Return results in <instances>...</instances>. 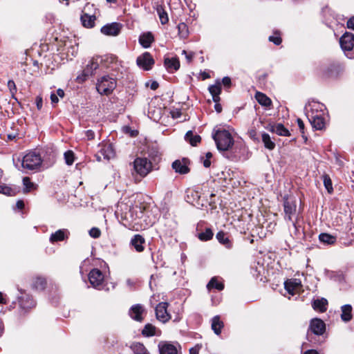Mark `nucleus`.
I'll return each instance as SVG.
<instances>
[{
	"label": "nucleus",
	"mask_w": 354,
	"mask_h": 354,
	"mask_svg": "<svg viewBox=\"0 0 354 354\" xmlns=\"http://www.w3.org/2000/svg\"><path fill=\"white\" fill-rule=\"evenodd\" d=\"M283 210L285 219L292 221V216H294L297 212L296 201L292 197H285L283 201Z\"/></svg>",
	"instance_id": "0eeeda50"
},
{
	"label": "nucleus",
	"mask_w": 354,
	"mask_h": 354,
	"mask_svg": "<svg viewBox=\"0 0 354 354\" xmlns=\"http://www.w3.org/2000/svg\"><path fill=\"white\" fill-rule=\"evenodd\" d=\"M66 232V230H59L53 233L50 237V242L54 243L64 240L67 237Z\"/></svg>",
	"instance_id": "c85d7f7f"
},
{
	"label": "nucleus",
	"mask_w": 354,
	"mask_h": 354,
	"mask_svg": "<svg viewBox=\"0 0 354 354\" xmlns=\"http://www.w3.org/2000/svg\"><path fill=\"white\" fill-rule=\"evenodd\" d=\"M86 136L88 140H92L94 138L95 133L92 130H87L86 131Z\"/></svg>",
	"instance_id": "4d7b16f0"
},
{
	"label": "nucleus",
	"mask_w": 354,
	"mask_h": 354,
	"mask_svg": "<svg viewBox=\"0 0 354 354\" xmlns=\"http://www.w3.org/2000/svg\"><path fill=\"white\" fill-rule=\"evenodd\" d=\"M319 241L327 244H333L336 238L329 234L322 233L319 236Z\"/></svg>",
	"instance_id": "c9c22d12"
},
{
	"label": "nucleus",
	"mask_w": 354,
	"mask_h": 354,
	"mask_svg": "<svg viewBox=\"0 0 354 354\" xmlns=\"http://www.w3.org/2000/svg\"><path fill=\"white\" fill-rule=\"evenodd\" d=\"M268 39L275 45H279L281 43V38L277 32L275 33V35L270 36Z\"/></svg>",
	"instance_id": "a18cd8bd"
},
{
	"label": "nucleus",
	"mask_w": 354,
	"mask_h": 354,
	"mask_svg": "<svg viewBox=\"0 0 354 354\" xmlns=\"http://www.w3.org/2000/svg\"><path fill=\"white\" fill-rule=\"evenodd\" d=\"M211 162L209 159H205L203 160V165L205 167L207 168L210 166Z\"/></svg>",
	"instance_id": "338daca9"
},
{
	"label": "nucleus",
	"mask_w": 354,
	"mask_h": 354,
	"mask_svg": "<svg viewBox=\"0 0 354 354\" xmlns=\"http://www.w3.org/2000/svg\"><path fill=\"white\" fill-rule=\"evenodd\" d=\"M100 234V230L97 227H93L89 230V234L93 238H98Z\"/></svg>",
	"instance_id": "49530a36"
},
{
	"label": "nucleus",
	"mask_w": 354,
	"mask_h": 354,
	"mask_svg": "<svg viewBox=\"0 0 354 354\" xmlns=\"http://www.w3.org/2000/svg\"><path fill=\"white\" fill-rule=\"evenodd\" d=\"M88 280L93 287L100 289L104 281V274L99 269L94 268L88 274Z\"/></svg>",
	"instance_id": "6e6552de"
},
{
	"label": "nucleus",
	"mask_w": 354,
	"mask_h": 354,
	"mask_svg": "<svg viewBox=\"0 0 354 354\" xmlns=\"http://www.w3.org/2000/svg\"><path fill=\"white\" fill-rule=\"evenodd\" d=\"M297 124H298V126L299 127V129L303 131L304 129V122L302 121L301 119L300 118H298L297 120Z\"/></svg>",
	"instance_id": "13d9d810"
},
{
	"label": "nucleus",
	"mask_w": 354,
	"mask_h": 354,
	"mask_svg": "<svg viewBox=\"0 0 354 354\" xmlns=\"http://www.w3.org/2000/svg\"><path fill=\"white\" fill-rule=\"evenodd\" d=\"M322 178L323 180L324 185L325 188L326 189L327 192L329 194L333 193V187L332 184V180L330 178V176L328 174H324L322 176Z\"/></svg>",
	"instance_id": "f704fd0d"
},
{
	"label": "nucleus",
	"mask_w": 354,
	"mask_h": 354,
	"mask_svg": "<svg viewBox=\"0 0 354 354\" xmlns=\"http://www.w3.org/2000/svg\"><path fill=\"white\" fill-rule=\"evenodd\" d=\"M145 309L141 304H136L131 306L129 310L130 317L136 321L142 322L143 320L142 313Z\"/></svg>",
	"instance_id": "2eb2a0df"
},
{
	"label": "nucleus",
	"mask_w": 354,
	"mask_h": 354,
	"mask_svg": "<svg viewBox=\"0 0 354 354\" xmlns=\"http://www.w3.org/2000/svg\"><path fill=\"white\" fill-rule=\"evenodd\" d=\"M133 167L141 177L146 176L151 170V163L146 158H137L133 162Z\"/></svg>",
	"instance_id": "423d86ee"
},
{
	"label": "nucleus",
	"mask_w": 354,
	"mask_h": 354,
	"mask_svg": "<svg viewBox=\"0 0 354 354\" xmlns=\"http://www.w3.org/2000/svg\"><path fill=\"white\" fill-rule=\"evenodd\" d=\"M213 138L219 151H228L234 145V139L231 133L225 129L217 130L214 133Z\"/></svg>",
	"instance_id": "f03ea898"
},
{
	"label": "nucleus",
	"mask_w": 354,
	"mask_h": 354,
	"mask_svg": "<svg viewBox=\"0 0 354 354\" xmlns=\"http://www.w3.org/2000/svg\"><path fill=\"white\" fill-rule=\"evenodd\" d=\"M339 44L346 57L354 59V35L351 32H345L340 37Z\"/></svg>",
	"instance_id": "20e7f679"
},
{
	"label": "nucleus",
	"mask_w": 354,
	"mask_h": 354,
	"mask_svg": "<svg viewBox=\"0 0 354 354\" xmlns=\"http://www.w3.org/2000/svg\"><path fill=\"white\" fill-rule=\"evenodd\" d=\"M157 13L159 16L162 24H165L168 22L169 19L167 12L164 10L161 6H158L156 8Z\"/></svg>",
	"instance_id": "4c0bfd02"
},
{
	"label": "nucleus",
	"mask_w": 354,
	"mask_h": 354,
	"mask_svg": "<svg viewBox=\"0 0 354 354\" xmlns=\"http://www.w3.org/2000/svg\"><path fill=\"white\" fill-rule=\"evenodd\" d=\"M36 105H37V107L38 109H41V107H42V104H43V101H42V98L41 97H39V96H37L36 97Z\"/></svg>",
	"instance_id": "864d4df0"
},
{
	"label": "nucleus",
	"mask_w": 354,
	"mask_h": 354,
	"mask_svg": "<svg viewBox=\"0 0 354 354\" xmlns=\"http://www.w3.org/2000/svg\"><path fill=\"white\" fill-rule=\"evenodd\" d=\"M133 354H149L145 346L141 343H134L131 346Z\"/></svg>",
	"instance_id": "473e14b6"
},
{
	"label": "nucleus",
	"mask_w": 354,
	"mask_h": 354,
	"mask_svg": "<svg viewBox=\"0 0 354 354\" xmlns=\"http://www.w3.org/2000/svg\"><path fill=\"white\" fill-rule=\"evenodd\" d=\"M201 346L199 344L196 345L194 347H192L189 349V354H198L199 350L201 349Z\"/></svg>",
	"instance_id": "3c124183"
},
{
	"label": "nucleus",
	"mask_w": 354,
	"mask_h": 354,
	"mask_svg": "<svg viewBox=\"0 0 354 354\" xmlns=\"http://www.w3.org/2000/svg\"><path fill=\"white\" fill-rule=\"evenodd\" d=\"M50 100L52 104H57L59 102V98L55 93H52L50 94Z\"/></svg>",
	"instance_id": "603ef678"
},
{
	"label": "nucleus",
	"mask_w": 354,
	"mask_h": 354,
	"mask_svg": "<svg viewBox=\"0 0 354 354\" xmlns=\"http://www.w3.org/2000/svg\"><path fill=\"white\" fill-rule=\"evenodd\" d=\"M257 102L263 106H270L272 104L271 100L264 93L261 92H257L255 95Z\"/></svg>",
	"instance_id": "c756f323"
},
{
	"label": "nucleus",
	"mask_w": 354,
	"mask_h": 354,
	"mask_svg": "<svg viewBox=\"0 0 354 354\" xmlns=\"http://www.w3.org/2000/svg\"><path fill=\"white\" fill-rule=\"evenodd\" d=\"M178 33L183 38H186L188 35V30L185 23H180L178 26Z\"/></svg>",
	"instance_id": "79ce46f5"
},
{
	"label": "nucleus",
	"mask_w": 354,
	"mask_h": 354,
	"mask_svg": "<svg viewBox=\"0 0 354 354\" xmlns=\"http://www.w3.org/2000/svg\"><path fill=\"white\" fill-rule=\"evenodd\" d=\"M41 156L35 151H30L23 157L21 167L27 170L37 171L41 167Z\"/></svg>",
	"instance_id": "7ed1b4c3"
},
{
	"label": "nucleus",
	"mask_w": 354,
	"mask_h": 354,
	"mask_svg": "<svg viewBox=\"0 0 354 354\" xmlns=\"http://www.w3.org/2000/svg\"><path fill=\"white\" fill-rule=\"evenodd\" d=\"M160 354H177L175 346L169 343H160L158 345Z\"/></svg>",
	"instance_id": "6ab92c4d"
},
{
	"label": "nucleus",
	"mask_w": 354,
	"mask_h": 354,
	"mask_svg": "<svg viewBox=\"0 0 354 354\" xmlns=\"http://www.w3.org/2000/svg\"><path fill=\"white\" fill-rule=\"evenodd\" d=\"M321 106L317 103L310 104L306 106V115L312 124L313 127L317 130H321L324 127V120L322 117V111L318 109Z\"/></svg>",
	"instance_id": "f257e3e1"
},
{
	"label": "nucleus",
	"mask_w": 354,
	"mask_h": 354,
	"mask_svg": "<svg viewBox=\"0 0 354 354\" xmlns=\"http://www.w3.org/2000/svg\"><path fill=\"white\" fill-rule=\"evenodd\" d=\"M6 299L3 297V294L0 292V304H6Z\"/></svg>",
	"instance_id": "774afa93"
},
{
	"label": "nucleus",
	"mask_w": 354,
	"mask_h": 354,
	"mask_svg": "<svg viewBox=\"0 0 354 354\" xmlns=\"http://www.w3.org/2000/svg\"><path fill=\"white\" fill-rule=\"evenodd\" d=\"M136 63L140 68L149 71L154 64V60L149 53L145 52L137 57Z\"/></svg>",
	"instance_id": "1a4fd4ad"
},
{
	"label": "nucleus",
	"mask_w": 354,
	"mask_h": 354,
	"mask_svg": "<svg viewBox=\"0 0 354 354\" xmlns=\"http://www.w3.org/2000/svg\"><path fill=\"white\" fill-rule=\"evenodd\" d=\"M19 305L22 309L27 310L35 307V302L31 296L25 295L21 297Z\"/></svg>",
	"instance_id": "a211bd4d"
},
{
	"label": "nucleus",
	"mask_w": 354,
	"mask_h": 354,
	"mask_svg": "<svg viewBox=\"0 0 354 354\" xmlns=\"http://www.w3.org/2000/svg\"><path fill=\"white\" fill-rule=\"evenodd\" d=\"M164 64L169 71H177L180 67V62L177 57L165 58Z\"/></svg>",
	"instance_id": "412c9836"
},
{
	"label": "nucleus",
	"mask_w": 354,
	"mask_h": 354,
	"mask_svg": "<svg viewBox=\"0 0 354 354\" xmlns=\"http://www.w3.org/2000/svg\"><path fill=\"white\" fill-rule=\"evenodd\" d=\"M182 54L185 55V58H186L187 62L188 63H190L192 61V59H193V57H194V53H188L186 50H183L182 51Z\"/></svg>",
	"instance_id": "8fccbe9b"
},
{
	"label": "nucleus",
	"mask_w": 354,
	"mask_h": 354,
	"mask_svg": "<svg viewBox=\"0 0 354 354\" xmlns=\"http://www.w3.org/2000/svg\"><path fill=\"white\" fill-rule=\"evenodd\" d=\"M8 87L10 89V92L13 94L17 91V88L15 83L12 80H9L8 82Z\"/></svg>",
	"instance_id": "09e8293b"
},
{
	"label": "nucleus",
	"mask_w": 354,
	"mask_h": 354,
	"mask_svg": "<svg viewBox=\"0 0 354 354\" xmlns=\"http://www.w3.org/2000/svg\"><path fill=\"white\" fill-rule=\"evenodd\" d=\"M99 57H92L85 68L83 70L82 76L83 78L78 77V79H82V81L85 80L86 77L93 75V72L98 68L99 66Z\"/></svg>",
	"instance_id": "9b49d317"
},
{
	"label": "nucleus",
	"mask_w": 354,
	"mask_h": 354,
	"mask_svg": "<svg viewBox=\"0 0 354 354\" xmlns=\"http://www.w3.org/2000/svg\"><path fill=\"white\" fill-rule=\"evenodd\" d=\"M95 20V15H90L86 13H84L81 16V21L82 25L86 28H92L94 26Z\"/></svg>",
	"instance_id": "bb28decb"
},
{
	"label": "nucleus",
	"mask_w": 354,
	"mask_h": 354,
	"mask_svg": "<svg viewBox=\"0 0 354 354\" xmlns=\"http://www.w3.org/2000/svg\"><path fill=\"white\" fill-rule=\"evenodd\" d=\"M213 236V232L211 229L207 228L205 232H201L198 234V238L201 241H209Z\"/></svg>",
	"instance_id": "ea45409f"
},
{
	"label": "nucleus",
	"mask_w": 354,
	"mask_h": 354,
	"mask_svg": "<svg viewBox=\"0 0 354 354\" xmlns=\"http://www.w3.org/2000/svg\"><path fill=\"white\" fill-rule=\"evenodd\" d=\"M342 319L347 322L352 319V306L349 304H346L342 306Z\"/></svg>",
	"instance_id": "cd10ccee"
},
{
	"label": "nucleus",
	"mask_w": 354,
	"mask_h": 354,
	"mask_svg": "<svg viewBox=\"0 0 354 354\" xmlns=\"http://www.w3.org/2000/svg\"><path fill=\"white\" fill-rule=\"evenodd\" d=\"M0 193L10 196L12 195V190L9 187L0 185Z\"/></svg>",
	"instance_id": "de8ad7c7"
},
{
	"label": "nucleus",
	"mask_w": 354,
	"mask_h": 354,
	"mask_svg": "<svg viewBox=\"0 0 354 354\" xmlns=\"http://www.w3.org/2000/svg\"><path fill=\"white\" fill-rule=\"evenodd\" d=\"M209 91L212 95V100L214 102H219L220 94L221 92V84L217 82L215 84L209 86Z\"/></svg>",
	"instance_id": "f3484780"
},
{
	"label": "nucleus",
	"mask_w": 354,
	"mask_h": 354,
	"mask_svg": "<svg viewBox=\"0 0 354 354\" xmlns=\"http://www.w3.org/2000/svg\"><path fill=\"white\" fill-rule=\"evenodd\" d=\"M168 304L167 302H161L156 307V316L157 319L162 323L167 322L170 319L171 316L167 312Z\"/></svg>",
	"instance_id": "9d476101"
},
{
	"label": "nucleus",
	"mask_w": 354,
	"mask_h": 354,
	"mask_svg": "<svg viewBox=\"0 0 354 354\" xmlns=\"http://www.w3.org/2000/svg\"><path fill=\"white\" fill-rule=\"evenodd\" d=\"M172 168L175 170L176 172L180 174H185L189 171V169L187 165L184 162L179 160H175L172 163Z\"/></svg>",
	"instance_id": "4be33fe9"
},
{
	"label": "nucleus",
	"mask_w": 354,
	"mask_h": 354,
	"mask_svg": "<svg viewBox=\"0 0 354 354\" xmlns=\"http://www.w3.org/2000/svg\"><path fill=\"white\" fill-rule=\"evenodd\" d=\"M46 286V280L44 277H36L33 279L32 287L37 290H43Z\"/></svg>",
	"instance_id": "a878e982"
},
{
	"label": "nucleus",
	"mask_w": 354,
	"mask_h": 354,
	"mask_svg": "<svg viewBox=\"0 0 354 354\" xmlns=\"http://www.w3.org/2000/svg\"><path fill=\"white\" fill-rule=\"evenodd\" d=\"M347 27L350 29L354 30V17H351L347 21Z\"/></svg>",
	"instance_id": "6e6d98bb"
},
{
	"label": "nucleus",
	"mask_w": 354,
	"mask_h": 354,
	"mask_svg": "<svg viewBox=\"0 0 354 354\" xmlns=\"http://www.w3.org/2000/svg\"><path fill=\"white\" fill-rule=\"evenodd\" d=\"M216 238L218 240V241L222 245H223L226 248L230 249L232 248V241L230 240L229 237L224 232H218L216 235Z\"/></svg>",
	"instance_id": "aec40b11"
},
{
	"label": "nucleus",
	"mask_w": 354,
	"mask_h": 354,
	"mask_svg": "<svg viewBox=\"0 0 354 354\" xmlns=\"http://www.w3.org/2000/svg\"><path fill=\"white\" fill-rule=\"evenodd\" d=\"M185 140L190 143L192 146H196L201 142V136L198 135H194L192 131L186 133L185 136Z\"/></svg>",
	"instance_id": "2f4dec72"
},
{
	"label": "nucleus",
	"mask_w": 354,
	"mask_h": 354,
	"mask_svg": "<svg viewBox=\"0 0 354 354\" xmlns=\"http://www.w3.org/2000/svg\"><path fill=\"white\" fill-rule=\"evenodd\" d=\"M272 131L279 136H290L289 131L284 127L281 124H277L272 129Z\"/></svg>",
	"instance_id": "72a5a7b5"
},
{
	"label": "nucleus",
	"mask_w": 354,
	"mask_h": 354,
	"mask_svg": "<svg viewBox=\"0 0 354 354\" xmlns=\"http://www.w3.org/2000/svg\"><path fill=\"white\" fill-rule=\"evenodd\" d=\"M101 153L104 156V158L108 160L113 156V153L110 145L102 149Z\"/></svg>",
	"instance_id": "c03bdc74"
},
{
	"label": "nucleus",
	"mask_w": 354,
	"mask_h": 354,
	"mask_svg": "<svg viewBox=\"0 0 354 354\" xmlns=\"http://www.w3.org/2000/svg\"><path fill=\"white\" fill-rule=\"evenodd\" d=\"M153 41L154 37L151 32H144L139 37V43L145 48H149Z\"/></svg>",
	"instance_id": "dca6fc26"
},
{
	"label": "nucleus",
	"mask_w": 354,
	"mask_h": 354,
	"mask_svg": "<svg viewBox=\"0 0 354 354\" xmlns=\"http://www.w3.org/2000/svg\"><path fill=\"white\" fill-rule=\"evenodd\" d=\"M303 354H319V352L314 349H310L305 351Z\"/></svg>",
	"instance_id": "e2e57ef3"
},
{
	"label": "nucleus",
	"mask_w": 354,
	"mask_h": 354,
	"mask_svg": "<svg viewBox=\"0 0 354 354\" xmlns=\"http://www.w3.org/2000/svg\"><path fill=\"white\" fill-rule=\"evenodd\" d=\"M122 26L119 23H111L102 27L101 32L105 35L117 36L121 30Z\"/></svg>",
	"instance_id": "ddd939ff"
},
{
	"label": "nucleus",
	"mask_w": 354,
	"mask_h": 354,
	"mask_svg": "<svg viewBox=\"0 0 354 354\" xmlns=\"http://www.w3.org/2000/svg\"><path fill=\"white\" fill-rule=\"evenodd\" d=\"M144 243L145 239L140 234L135 235L131 241V245L134 247L137 252H142L144 250Z\"/></svg>",
	"instance_id": "5701e85b"
},
{
	"label": "nucleus",
	"mask_w": 354,
	"mask_h": 354,
	"mask_svg": "<svg viewBox=\"0 0 354 354\" xmlns=\"http://www.w3.org/2000/svg\"><path fill=\"white\" fill-rule=\"evenodd\" d=\"M223 322L221 320L220 317L216 315L212 319L211 327L215 334L219 335L221 329L223 328Z\"/></svg>",
	"instance_id": "b1692460"
},
{
	"label": "nucleus",
	"mask_w": 354,
	"mask_h": 354,
	"mask_svg": "<svg viewBox=\"0 0 354 354\" xmlns=\"http://www.w3.org/2000/svg\"><path fill=\"white\" fill-rule=\"evenodd\" d=\"M17 208L19 209H23L24 207V203L22 201H18L16 204Z\"/></svg>",
	"instance_id": "0e129e2a"
},
{
	"label": "nucleus",
	"mask_w": 354,
	"mask_h": 354,
	"mask_svg": "<svg viewBox=\"0 0 354 354\" xmlns=\"http://www.w3.org/2000/svg\"><path fill=\"white\" fill-rule=\"evenodd\" d=\"M142 334L145 337L153 336L156 334V327L151 324L145 326Z\"/></svg>",
	"instance_id": "e433bc0d"
},
{
	"label": "nucleus",
	"mask_w": 354,
	"mask_h": 354,
	"mask_svg": "<svg viewBox=\"0 0 354 354\" xmlns=\"http://www.w3.org/2000/svg\"><path fill=\"white\" fill-rule=\"evenodd\" d=\"M214 109L217 113L222 111V106L218 102H215Z\"/></svg>",
	"instance_id": "052dcab7"
},
{
	"label": "nucleus",
	"mask_w": 354,
	"mask_h": 354,
	"mask_svg": "<svg viewBox=\"0 0 354 354\" xmlns=\"http://www.w3.org/2000/svg\"><path fill=\"white\" fill-rule=\"evenodd\" d=\"M309 330L315 335H322L325 332L326 325L322 319L315 318L310 321Z\"/></svg>",
	"instance_id": "f8f14e48"
},
{
	"label": "nucleus",
	"mask_w": 354,
	"mask_h": 354,
	"mask_svg": "<svg viewBox=\"0 0 354 354\" xmlns=\"http://www.w3.org/2000/svg\"><path fill=\"white\" fill-rule=\"evenodd\" d=\"M23 185L24 186V192L26 193L30 192L35 186V185L30 182V179L28 177H24L23 178Z\"/></svg>",
	"instance_id": "a19ab883"
},
{
	"label": "nucleus",
	"mask_w": 354,
	"mask_h": 354,
	"mask_svg": "<svg viewBox=\"0 0 354 354\" xmlns=\"http://www.w3.org/2000/svg\"><path fill=\"white\" fill-rule=\"evenodd\" d=\"M55 94L57 95V97H59L62 98L64 96V91L62 89H61V88H58L56 91Z\"/></svg>",
	"instance_id": "bf43d9fd"
},
{
	"label": "nucleus",
	"mask_w": 354,
	"mask_h": 354,
	"mask_svg": "<svg viewBox=\"0 0 354 354\" xmlns=\"http://www.w3.org/2000/svg\"><path fill=\"white\" fill-rule=\"evenodd\" d=\"M116 82L109 76H103L98 80L96 89L101 95H109L115 88Z\"/></svg>",
	"instance_id": "39448f33"
},
{
	"label": "nucleus",
	"mask_w": 354,
	"mask_h": 354,
	"mask_svg": "<svg viewBox=\"0 0 354 354\" xmlns=\"http://www.w3.org/2000/svg\"><path fill=\"white\" fill-rule=\"evenodd\" d=\"M222 83L224 86L229 87L231 85V80L228 77H225L222 80Z\"/></svg>",
	"instance_id": "5fc2aeb1"
},
{
	"label": "nucleus",
	"mask_w": 354,
	"mask_h": 354,
	"mask_svg": "<svg viewBox=\"0 0 354 354\" xmlns=\"http://www.w3.org/2000/svg\"><path fill=\"white\" fill-rule=\"evenodd\" d=\"M328 305V301L324 299H315L313 302V308L317 311L321 313L325 312L326 310V306Z\"/></svg>",
	"instance_id": "393cba45"
},
{
	"label": "nucleus",
	"mask_w": 354,
	"mask_h": 354,
	"mask_svg": "<svg viewBox=\"0 0 354 354\" xmlns=\"http://www.w3.org/2000/svg\"><path fill=\"white\" fill-rule=\"evenodd\" d=\"M207 289L216 288L218 290H222L224 288V285L218 282L215 277L212 278L207 285Z\"/></svg>",
	"instance_id": "58836bf2"
},
{
	"label": "nucleus",
	"mask_w": 354,
	"mask_h": 354,
	"mask_svg": "<svg viewBox=\"0 0 354 354\" xmlns=\"http://www.w3.org/2000/svg\"><path fill=\"white\" fill-rule=\"evenodd\" d=\"M65 162L68 165H71L75 160L74 153L72 151H67L64 153Z\"/></svg>",
	"instance_id": "37998d69"
},
{
	"label": "nucleus",
	"mask_w": 354,
	"mask_h": 354,
	"mask_svg": "<svg viewBox=\"0 0 354 354\" xmlns=\"http://www.w3.org/2000/svg\"><path fill=\"white\" fill-rule=\"evenodd\" d=\"M284 286L286 291L291 295H294L301 287V281L297 279H290L284 282Z\"/></svg>",
	"instance_id": "4468645a"
},
{
	"label": "nucleus",
	"mask_w": 354,
	"mask_h": 354,
	"mask_svg": "<svg viewBox=\"0 0 354 354\" xmlns=\"http://www.w3.org/2000/svg\"><path fill=\"white\" fill-rule=\"evenodd\" d=\"M180 114H181V113L179 111H173L172 112V117L174 118H177L180 117Z\"/></svg>",
	"instance_id": "69168bd1"
},
{
	"label": "nucleus",
	"mask_w": 354,
	"mask_h": 354,
	"mask_svg": "<svg viewBox=\"0 0 354 354\" xmlns=\"http://www.w3.org/2000/svg\"><path fill=\"white\" fill-rule=\"evenodd\" d=\"M262 142L264 145V147L269 149L273 150L275 148V143L271 139L270 135L267 133H263L261 135Z\"/></svg>",
	"instance_id": "7c9ffc66"
},
{
	"label": "nucleus",
	"mask_w": 354,
	"mask_h": 354,
	"mask_svg": "<svg viewBox=\"0 0 354 354\" xmlns=\"http://www.w3.org/2000/svg\"><path fill=\"white\" fill-rule=\"evenodd\" d=\"M158 86H159L158 83L156 81H153V82H151V84L150 85V88H151V89L155 91L158 88Z\"/></svg>",
	"instance_id": "680f3d73"
}]
</instances>
